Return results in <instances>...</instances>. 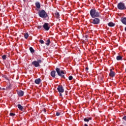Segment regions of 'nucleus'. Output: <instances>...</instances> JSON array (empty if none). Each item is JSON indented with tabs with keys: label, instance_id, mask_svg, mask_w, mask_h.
Segmentation results:
<instances>
[{
	"label": "nucleus",
	"instance_id": "obj_20",
	"mask_svg": "<svg viewBox=\"0 0 126 126\" xmlns=\"http://www.w3.org/2000/svg\"><path fill=\"white\" fill-rule=\"evenodd\" d=\"M55 15L56 16V17H57V18H59V17H60V13H59V12H56L55 13Z\"/></svg>",
	"mask_w": 126,
	"mask_h": 126
},
{
	"label": "nucleus",
	"instance_id": "obj_17",
	"mask_svg": "<svg viewBox=\"0 0 126 126\" xmlns=\"http://www.w3.org/2000/svg\"><path fill=\"white\" fill-rule=\"evenodd\" d=\"M17 107H18L19 110H20V111H22L23 110V106H22L21 105L18 104Z\"/></svg>",
	"mask_w": 126,
	"mask_h": 126
},
{
	"label": "nucleus",
	"instance_id": "obj_12",
	"mask_svg": "<svg viewBox=\"0 0 126 126\" xmlns=\"http://www.w3.org/2000/svg\"><path fill=\"white\" fill-rule=\"evenodd\" d=\"M51 76L52 77H56V71L53 70L51 72Z\"/></svg>",
	"mask_w": 126,
	"mask_h": 126
},
{
	"label": "nucleus",
	"instance_id": "obj_4",
	"mask_svg": "<svg viewBox=\"0 0 126 126\" xmlns=\"http://www.w3.org/2000/svg\"><path fill=\"white\" fill-rule=\"evenodd\" d=\"M38 14L39 16L41 17V18H47V17H48V14L44 10L39 11Z\"/></svg>",
	"mask_w": 126,
	"mask_h": 126
},
{
	"label": "nucleus",
	"instance_id": "obj_21",
	"mask_svg": "<svg viewBox=\"0 0 126 126\" xmlns=\"http://www.w3.org/2000/svg\"><path fill=\"white\" fill-rule=\"evenodd\" d=\"M2 77L6 79V80H8V77H7V76L5 75H2Z\"/></svg>",
	"mask_w": 126,
	"mask_h": 126
},
{
	"label": "nucleus",
	"instance_id": "obj_24",
	"mask_svg": "<svg viewBox=\"0 0 126 126\" xmlns=\"http://www.w3.org/2000/svg\"><path fill=\"white\" fill-rule=\"evenodd\" d=\"M2 60H4L6 59V55H3L2 56Z\"/></svg>",
	"mask_w": 126,
	"mask_h": 126
},
{
	"label": "nucleus",
	"instance_id": "obj_7",
	"mask_svg": "<svg viewBox=\"0 0 126 126\" xmlns=\"http://www.w3.org/2000/svg\"><path fill=\"white\" fill-rule=\"evenodd\" d=\"M57 90L59 93H63V92H64V90L63 89V86H59Z\"/></svg>",
	"mask_w": 126,
	"mask_h": 126
},
{
	"label": "nucleus",
	"instance_id": "obj_2",
	"mask_svg": "<svg viewBox=\"0 0 126 126\" xmlns=\"http://www.w3.org/2000/svg\"><path fill=\"white\" fill-rule=\"evenodd\" d=\"M43 63V61L42 59H37V61H34L32 63V65L34 66V67H39V66H41L40 65V63Z\"/></svg>",
	"mask_w": 126,
	"mask_h": 126
},
{
	"label": "nucleus",
	"instance_id": "obj_26",
	"mask_svg": "<svg viewBox=\"0 0 126 126\" xmlns=\"http://www.w3.org/2000/svg\"><path fill=\"white\" fill-rule=\"evenodd\" d=\"M10 87H11V85L9 84L8 86H7L6 88V89H9Z\"/></svg>",
	"mask_w": 126,
	"mask_h": 126
},
{
	"label": "nucleus",
	"instance_id": "obj_27",
	"mask_svg": "<svg viewBox=\"0 0 126 126\" xmlns=\"http://www.w3.org/2000/svg\"><path fill=\"white\" fill-rule=\"evenodd\" d=\"M10 116H11V117H14V116H15V114L12 113H10Z\"/></svg>",
	"mask_w": 126,
	"mask_h": 126
},
{
	"label": "nucleus",
	"instance_id": "obj_39",
	"mask_svg": "<svg viewBox=\"0 0 126 126\" xmlns=\"http://www.w3.org/2000/svg\"><path fill=\"white\" fill-rule=\"evenodd\" d=\"M26 0H24V1H25Z\"/></svg>",
	"mask_w": 126,
	"mask_h": 126
},
{
	"label": "nucleus",
	"instance_id": "obj_38",
	"mask_svg": "<svg viewBox=\"0 0 126 126\" xmlns=\"http://www.w3.org/2000/svg\"><path fill=\"white\" fill-rule=\"evenodd\" d=\"M44 112H46V109H44Z\"/></svg>",
	"mask_w": 126,
	"mask_h": 126
},
{
	"label": "nucleus",
	"instance_id": "obj_31",
	"mask_svg": "<svg viewBox=\"0 0 126 126\" xmlns=\"http://www.w3.org/2000/svg\"><path fill=\"white\" fill-rule=\"evenodd\" d=\"M38 28V29H41V28H42V26H39Z\"/></svg>",
	"mask_w": 126,
	"mask_h": 126
},
{
	"label": "nucleus",
	"instance_id": "obj_11",
	"mask_svg": "<svg viewBox=\"0 0 126 126\" xmlns=\"http://www.w3.org/2000/svg\"><path fill=\"white\" fill-rule=\"evenodd\" d=\"M121 22L125 25H126V18H121Z\"/></svg>",
	"mask_w": 126,
	"mask_h": 126
},
{
	"label": "nucleus",
	"instance_id": "obj_30",
	"mask_svg": "<svg viewBox=\"0 0 126 126\" xmlns=\"http://www.w3.org/2000/svg\"><path fill=\"white\" fill-rule=\"evenodd\" d=\"M122 120H124V121H126V116H124L123 117Z\"/></svg>",
	"mask_w": 126,
	"mask_h": 126
},
{
	"label": "nucleus",
	"instance_id": "obj_22",
	"mask_svg": "<svg viewBox=\"0 0 126 126\" xmlns=\"http://www.w3.org/2000/svg\"><path fill=\"white\" fill-rule=\"evenodd\" d=\"M46 45L47 46H50V44L51 43V41L50 40V39H48L47 41H46Z\"/></svg>",
	"mask_w": 126,
	"mask_h": 126
},
{
	"label": "nucleus",
	"instance_id": "obj_32",
	"mask_svg": "<svg viewBox=\"0 0 126 126\" xmlns=\"http://www.w3.org/2000/svg\"><path fill=\"white\" fill-rule=\"evenodd\" d=\"M110 72H113L114 71H113V70L112 69H110Z\"/></svg>",
	"mask_w": 126,
	"mask_h": 126
},
{
	"label": "nucleus",
	"instance_id": "obj_5",
	"mask_svg": "<svg viewBox=\"0 0 126 126\" xmlns=\"http://www.w3.org/2000/svg\"><path fill=\"white\" fill-rule=\"evenodd\" d=\"M117 7L120 10H125V9H126V5H125V3L123 2L119 3Z\"/></svg>",
	"mask_w": 126,
	"mask_h": 126
},
{
	"label": "nucleus",
	"instance_id": "obj_29",
	"mask_svg": "<svg viewBox=\"0 0 126 126\" xmlns=\"http://www.w3.org/2000/svg\"><path fill=\"white\" fill-rule=\"evenodd\" d=\"M60 115H61V113L60 112H56V116H57V117H59Z\"/></svg>",
	"mask_w": 126,
	"mask_h": 126
},
{
	"label": "nucleus",
	"instance_id": "obj_14",
	"mask_svg": "<svg viewBox=\"0 0 126 126\" xmlns=\"http://www.w3.org/2000/svg\"><path fill=\"white\" fill-rule=\"evenodd\" d=\"M108 25L109 26V27H114V26H115V24L112 22H110L108 24Z\"/></svg>",
	"mask_w": 126,
	"mask_h": 126
},
{
	"label": "nucleus",
	"instance_id": "obj_34",
	"mask_svg": "<svg viewBox=\"0 0 126 126\" xmlns=\"http://www.w3.org/2000/svg\"><path fill=\"white\" fill-rule=\"evenodd\" d=\"M86 70H88V69H89L88 67H86Z\"/></svg>",
	"mask_w": 126,
	"mask_h": 126
},
{
	"label": "nucleus",
	"instance_id": "obj_35",
	"mask_svg": "<svg viewBox=\"0 0 126 126\" xmlns=\"http://www.w3.org/2000/svg\"><path fill=\"white\" fill-rule=\"evenodd\" d=\"M84 126H88V125H87V124H86L84 125Z\"/></svg>",
	"mask_w": 126,
	"mask_h": 126
},
{
	"label": "nucleus",
	"instance_id": "obj_1",
	"mask_svg": "<svg viewBox=\"0 0 126 126\" xmlns=\"http://www.w3.org/2000/svg\"><path fill=\"white\" fill-rule=\"evenodd\" d=\"M90 15L92 18H95L96 17H100V13L98 11H96L95 9H92L90 11Z\"/></svg>",
	"mask_w": 126,
	"mask_h": 126
},
{
	"label": "nucleus",
	"instance_id": "obj_13",
	"mask_svg": "<svg viewBox=\"0 0 126 126\" xmlns=\"http://www.w3.org/2000/svg\"><path fill=\"white\" fill-rule=\"evenodd\" d=\"M35 6L37 7V8H40L41 7V4L39 2H35Z\"/></svg>",
	"mask_w": 126,
	"mask_h": 126
},
{
	"label": "nucleus",
	"instance_id": "obj_23",
	"mask_svg": "<svg viewBox=\"0 0 126 126\" xmlns=\"http://www.w3.org/2000/svg\"><path fill=\"white\" fill-rule=\"evenodd\" d=\"M30 51L31 53H32V54H33V53H34V49H33V48H32V47L30 48Z\"/></svg>",
	"mask_w": 126,
	"mask_h": 126
},
{
	"label": "nucleus",
	"instance_id": "obj_18",
	"mask_svg": "<svg viewBox=\"0 0 126 126\" xmlns=\"http://www.w3.org/2000/svg\"><path fill=\"white\" fill-rule=\"evenodd\" d=\"M92 120V118L89 117L88 118H84V122H89L90 121H91Z\"/></svg>",
	"mask_w": 126,
	"mask_h": 126
},
{
	"label": "nucleus",
	"instance_id": "obj_40",
	"mask_svg": "<svg viewBox=\"0 0 126 126\" xmlns=\"http://www.w3.org/2000/svg\"><path fill=\"white\" fill-rule=\"evenodd\" d=\"M66 95H67V93H66Z\"/></svg>",
	"mask_w": 126,
	"mask_h": 126
},
{
	"label": "nucleus",
	"instance_id": "obj_15",
	"mask_svg": "<svg viewBox=\"0 0 126 126\" xmlns=\"http://www.w3.org/2000/svg\"><path fill=\"white\" fill-rule=\"evenodd\" d=\"M116 60L117 61H123V57L121 56H118L116 57Z\"/></svg>",
	"mask_w": 126,
	"mask_h": 126
},
{
	"label": "nucleus",
	"instance_id": "obj_10",
	"mask_svg": "<svg viewBox=\"0 0 126 126\" xmlns=\"http://www.w3.org/2000/svg\"><path fill=\"white\" fill-rule=\"evenodd\" d=\"M42 81V80H41V79L40 78H38V79H36L34 81V83H35V84H40V83H41V82Z\"/></svg>",
	"mask_w": 126,
	"mask_h": 126
},
{
	"label": "nucleus",
	"instance_id": "obj_37",
	"mask_svg": "<svg viewBox=\"0 0 126 126\" xmlns=\"http://www.w3.org/2000/svg\"><path fill=\"white\" fill-rule=\"evenodd\" d=\"M0 90H1V87H0Z\"/></svg>",
	"mask_w": 126,
	"mask_h": 126
},
{
	"label": "nucleus",
	"instance_id": "obj_36",
	"mask_svg": "<svg viewBox=\"0 0 126 126\" xmlns=\"http://www.w3.org/2000/svg\"><path fill=\"white\" fill-rule=\"evenodd\" d=\"M125 31H126V27L125 28Z\"/></svg>",
	"mask_w": 126,
	"mask_h": 126
},
{
	"label": "nucleus",
	"instance_id": "obj_9",
	"mask_svg": "<svg viewBox=\"0 0 126 126\" xmlns=\"http://www.w3.org/2000/svg\"><path fill=\"white\" fill-rule=\"evenodd\" d=\"M18 96H19L20 97H22V96H23L24 95V92H23V91H18L17 92Z\"/></svg>",
	"mask_w": 126,
	"mask_h": 126
},
{
	"label": "nucleus",
	"instance_id": "obj_25",
	"mask_svg": "<svg viewBox=\"0 0 126 126\" xmlns=\"http://www.w3.org/2000/svg\"><path fill=\"white\" fill-rule=\"evenodd\" d=\"M73 77H72V76H69L68 77V79L69 80H72Z\"/></svg>",
	"mask_w": 126,
	"mask_h": 126
},
{
	"label": "nucleus",
	"instance_id": "obj_19",
	"mask_svg": "<svg viewBox=\"0 0 126 126\" xmlns=\"http://www.w3.org/2000/svg\"><path fill=\"white\" fill-rule=\"evenodd\" d=\"M24 37H25V39L28 38V37H29V34H28V32L24 34Z\"/></svg>",
	"mask_w": 126,
	"mask_h": 126
},
{
	"label": "nucleus",
	"instance_id": "obj_3",
	"mask_svg": "<svg viewBox=\"0 0 126 126\" xmlns=\"http://www.w3.org/2000/svg\"><path fill=\"white\" fill-rule=\"evenodd\" d=\"M56 72H57L59 76H60L62 78H65V77H64V75H63L64 74V72L63 71V70H61L60 68L57 67L56 68Z\"/></svg>",
	"mask_w": 126,
	"mask_h": 126
},
{
	"label": "nucleus",
	"instance_id": "obj_6",
	"mask_svg": "<svg viewBox=\"0 0 126 126\" xmlns=\"http://www.w3.org/2000/svg\"><path fill=\"white\" fill-rule=\"evenodd\" d=\"M92 23H93V24L95 25L99 24V23H100V19L98 18H95L93 20Z\"/></svg>",
	"mask_w": 126,
	"mask_h": 126
},
{
	"label": "nucleus",
	"instance_id": "obj_8",
	"mask_svg": "<svg viewBox=\"0 0 126 126\" xmlns=\"http://www.w3.org/2000/svg\"><path fill=\"white\" fill-rule=\"evenodd\" d=\"M43 27L46 31H49V30H50V27H49V24L47 23H44Z\"/></svg>",
	"mask_w": 126,
	"mask_h": 126
},
{
	"label": "nucleus",
	"instance_id": "obj_33",
	"mask_svg": "<svg viewBox=\"0 0 126 126\" xmlns=\"http://www.w3.org/2000/svg\"><path fill=\"white\" fill-rule=\"evenodd\" d=\"M60 96H63V94H62V93H60Z\"/></svg>",
	"mask_w": 126,
	"mask_h": 126
},
{
	"label": "nucleus",
	"instance_id": "obj_28",
	"mask_svg": "<svg viewBox=\"0 0 126 126\" xmlns=\"http://www.w3.org/2000/svg\"><path fill=\"white\" fill-rule=\"evenodd\" d=\"M39 43H40L41 44H44V40L42 39L39 40Z\"/></svg>",
	"mask_w": 126,
	"mask_h": 126
},
{
	"label": "nucleus",
	"instance_id": "obj_16",
	"mask_svg": "<svg viewBox=\"0 0 126 126\" xmlns=\"http://www.w3.org/2000/svg\"><path fill=\"white\" fill-rule=\"evenodd\" d=\"M116 73H115V72H111L109 73V76H110L111 77H114V76H115Z\"/></svg>",
	"mask_w": 126,
	"mask_h": 126
}]
</instances>
